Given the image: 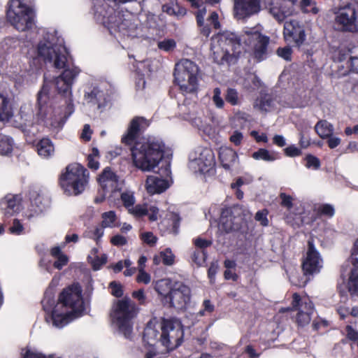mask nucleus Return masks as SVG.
<instances>
[{
	"label": "nucleus",
	"mask_w": 358,
	"mask_h": 358,
	"mask_svg": "<svg viewBox=\"0 0 358 358\" xmlns=\"http://www.w3.org/2000/svg\"><path fill=\"white\" fill-rule=\"evenodd\" d=\"M81 70L77 67L67 69L55 79V85L59 94L65 99L64 103L56 106L50 99V86L45 81L38 93L37 108L34 113L30 104L21 106L17 117L19 125L24 133L35 135L38 131L36 124L59 130L64 126L66 119L73 113L72 86Z\"/></svg>",
	"instance_id": "obj_1"
},
{
	"label": "nucleus",
	"mask_w": 358,
	"mask_h": 358,
	"mask_svg": "<svg viewBox=\"0 0 358 358\" xmlns=\"http://www.w3.org/2000/svg\"><path fill=\"white\" fill-rule=\"evenodd\" d=\"M269 38L261 33L259 26L245 27L240 36L232 32L217 34L211 38L210 50L217 64L228 62L232 57H238L243 50L258 59H263Z\"/></svg>",
	"instance_id": "obj_2"
},
{
	"label": "nucleus",
	"mask_w": 358,
	"mask_h": 358,
	"mask_svg": "<svg viewBox=\"0 0 358 358\" xmlns=\"http://www.w3.org/2000/svg\"><path fill=\"white\" fill-rule=\"evenodd\" d=\"M41 303L46 313V322L57 329H62L72 320L82 317L85 312L82 289L78 285H72L64 289L57 303L52 291H47Z\"/></svg>",
	"instance_id": "obj_3"
},
{
	"label": "nucleus",
	"mask_w": 358,
	"mask_h": 358,
	"mask_svg": "<svg viewBox=\"0 0 358 358\" xmlns=\"http://www.w3.org/2000/svg\"><path fill=\"white\" fill-rule=\"evenodd\" d=\"M67 55L64 40L57 35V31L42 30L41 38L36 47L27 52V59L32 68L29 82L35 78L36 71L40 67L41 61L52 64L57 69H64V71L73 67L78 68L76 66L66 67Z\"/></svg>",
	"instance_id": "obj_4"
},
{
	"label": "nucleus",
	"mask_w": 358,
	"mask_h": 358,
	"mask_svg": "<svg viewBox=\"0 0 358 358\" xmlns=\"http://www.w3.org/2000/svg\"><path fill=\"white\" fill-rule=\"evenodd\" d=\"M92 13L94 20L103 24L115 37H138L141 27L138 17L131 13L115 12L105 0H92Z\"/></svg>",
	"instance_id": "obj_5"
},
{
	"label": "nucleus",
	"mask_w": 358,
	"mask_h": 358,
	"mask_svg": "<svg viewBox=\"0 0 358 358\" xmlns=\"http://www.w3.org/2000/svg\"><path fill=\"white\" fill-rule=\"evenodd\" d=\"M184 331L181 322L174 319L157 318L150 320L143 333V340L150 345L155 343H160L166 352H170L181 345L183 341Z\"/></svg>",
	"instance_id": "obj_6"
},
{
	"label": "nucleus",
	"mask_w": 358,
	"mask_h": 358,
	"mask_svg": "<svg viewBox=\"0 0 358 358\" xmlns=\"http://www.w3.org/2000/svg\"><path fill=\"white\" fill-rule=\"evenodd\" d=\"M164 143L156 138L136 142L131 149L134 165L143 172L153 171L164 157Z\"/></svg>",
	"instance_id": "obj_7"
},
{
	"label": "nucleus",
	"mask_w": 358,
	"mask_h": 358,
	"mask_svg": "<svg viewBox=\"0 0 358 358\" xmlns=\"http://www.w3.org/2000/svg\"><path fill=\"white\" fill-rule=\"evenodd\" d=\"M22 42L16 38H6L1 43V48L8 54H12V58L7 67L6 73L19 85L28 84L32 71L31 64L27 65L24 59L27 57L22 56Z\"/></svg>",
	"instance_id": "obj_8"
},
{
	"label": "nucleus",
	"mask_w": 358,
	"mask_h": 358,
	"mask_svg": "<svg viewBox=\"0 0 358 358\" xmlns=\"http://www.w3.org/2000/svg\"><path fill=\"white\" fill-rule=\"evenodd\" d=\"M89 182V172L81 164L74 163L67 166L59 177V185L67 195L76 196L83 193Z\"/></svg>",
	"instance_id": "obj_9"
},
{
	"label": "nucleus",
	"mask_w": 358,
	"mask_h": 358,
	"mask_svg": "<svg viewBox=\"0 0 358 358\" xmlns=\"http://www.w3.org/2000/svg\"><path fill=\"white\" fill-rule=\"evenodd\" d=\"M134 314L135 306L129 299L118 300L113 305L110 313L112 325L127 339H131L132 337L131 320Z\"/></svg>",
	"instance_id": "obj_10"
},
{
	"label": "nucleus",
	"mask_w": 358,
	"mask_h": 358,
	"mask_svg": "<svg viewBox=\"0 0 358 358\" xmlns=\"http://www.w3.org/2000/svg\"><path fill=\"white\" fill-rule=\"evenodd\" d=\"M199 68L192 61L184 59L176 64V83L183 94L195 92L198 89Z\"/></svg>",
	"instance_id": "obj_11"
},
{
	"label": "nucleus",
	"mask_w": 358,
	"mask_h": 358,
	"mask_svg": "<svg viewBox=\"0 0 358 358\" xmlns=\"http://www.w3.org/2000/svg\"><path fill=\"white\" fill-rule=\"evenodd\" d=\"M7 18L18 31H25L35 26V13L23 0H11L7 10Z\"/></svg>",
	"instance_id": "obj_12"
},
{
	"label": "nucleus",
	"mask_w": 358,
	"mask_h": 358,
	"mask_svg": "<svg viewBox=\"0 0 358 358\" xmlns=\"http://www.w3.org/2000/svg\"><path fill=\"white\" fill-rule=\"evenodd\" d=\"M215 165V154L209 148L196 147L189 155L188 167L195 174L208 173L213 169Z\"/></svg>",
	"instance_id": "obj_13"
},
{
	"label": "nucleus",
	"mask_w": 358,
	"mask_h": 358,
	"mask_svg": "<svg viewBox=\"0 0 358 358\" xmlns=\"http://www.w3.org/2000/svg\"><path fill=\"white\" fill-rule=\"evenodd\" d=\"M349 273L348 289L352 297H358V238L354 243L350 259L342 266V271Z\"/></svg>",
	"instance_id": "obj_14"
},
{
	"label": "nucleus",
	"mask_w": 358,
	"mask_h": 358,
	"mask_svg": "<svg viewBox=\"0 0 358 358\" xmlns=\"http://www.w3.org/2000/svg\"><path fill=\"white\" fill-rule=\"evenodd\" d=\"M336 22L344 31H358V3L341 8L336 13Z\"/></svg>",
	"instance_id": "obj_15"
},
{
	"label": "nucleus",
	"mask_w": 358,
	"mask_h": 358,
	"mask_svg": "<svg viewBox=\"0 0 358 358\" xmlns=\"http://www.w3.org/2000/svg\"><path fill=\"white\" fill-rule=\"evenodd\" d=\"M98 181L101 189L108 192V200L114 199L115 201L118 192L122 189L123 180H120L109 167H106L98 178Z\"/></svg>",
	"instance_id": "obj_16"
},
{
	"label": "nucleus",
	"mask_w": 358,
	"mask_h": 358,
	"mask_svg": "<svg viewBox=\"0 0 358 358\" xmlns=\"http://www.w3.org/2000/svg\"><path fill=\"white\" fill-rule=\"evenodd\" d=\"M292 309L297 311L296 322L301 326H304L310 322L311 315L314 311L313 303L308 297H300L294 293L293 294Z\"/></svg>",
	"instance_id": "obj_17"
},
{
	"label": "nucleus",
	"mask_w": 358,
	"mask_h": 358,
	"mask_svg": "<svg viewBox=\"0 0 358 358\" xmlns=\"http://www.w3.org/2000/svg\"><path fill=\"white\" fill-rule=\"evenodd\" d=\"M233 15L238 20H246L261 10L260 0H234Z\"/></svg>",
	"instance_id": "obj_18"
},
{
	"label": "nucleus",
	"mask_w": 358,
	"mask_h": 358,
	"mask_svg": "<svg viewBox=\"0 0 358 358\" xmlns=\"http://www.w3.org/2000/svg\"><path fill=\"white\" fill-rule=\"evenodd\" d=\"M283 36L287 43H292L297 47L301 46L306 38L303 25L296 20L285 22Z\"/></svg>",
	"instance_id": "obj_19"
},
{
	"label": "nucleus",
	"mask_w": 358,
	"mask_h": 358,
	"mask_svg": "<svg viewBox=\"0 0 358 358\" xmlns=\"http://www.w3.org/2000/svg\"><path fill=\"white\" fill-rule=\"evenodd\" d=\"M308 248L302 263V268L305 275H313L320 271L322 268L323 260L311 240L308 241Z\"/></svg>",
	"instance_id": "obj_20"
},
{
	"label": "nucleus",
	"mask_w": 358,
	"mask_h": 358,
	"mask_svg": "<svg viewBox=\"0 0 358 358\" xmlns=\"http://www.w3.org/2000/svg\"><path fill=\"white\" fill-rule=\"evenodd\" d=\"M168 299L171 306L182 309L190 301V289L181 282H175V287Z\"/></svg>",
	"instance_id": "obj_21"
},
{
	"label": "nucleus",
	"mask_w": 358,
	"mask_h": 358,
	"mask_svg": "<svg viewBox=\"0 0 358 358\" xmlns=\"http://www.w3.org/2000/svg\"><path fill=\"white\" fill-rule=\"evenodd\" d=\"M266 9L278 22H283L287 17L292 15V7L284 5L279 0H269L266 3Z\"/></svg>",
	"instance_id": "obj_22"
},
{
	"label": "nucleus",
	"mask_w": 358,
	"mask_h": 358,
	"mask_svg": "<svg viewBox=\"0 0 358 358\" xmlns=\"http://www.w3.org/2000/svg\"><path fill=\"white\" fill-rule=\"evenodd\" d=\"M206 14V8H199L196 13V22L198 25L201 28V32L206 37H208L211 31L210 27H213L215 29H219L220 25L218 21V15L215 12H212L210 15L207 19V22H204V17Z\"/></svg>",
	"instance_id": "obj_23"
},
{
	"label": "nucleus",
	"mask_w": 358,
	"mask_h": 358,
	"mask_svg": "<svg viewBox=\"0 0 358 358\" xmlns=\"http://www.w3.org/2000/svg\"><path fill=\"white\" fill-rule=\"evenodd\" d=\"M21 197L19 195L8 194L0 201V209L7 217L13 216L21 210Z\"/></svg>",
	"instance_id": "obj_24"
},
{
	"label": "nucleus",
	"mask_w": 358,
	"mask_h": 358,
	"mask_svg": "<svg viewBox=\"0 0 358 358\" xmlns=\"http://www.w3.org/2000/svg\"><path fill=\"white\" fill-rule=\"evenodd\" d=\"M47 201L41 195H37L30 200V204L23 213V217L29 221L41 216L48 208Z\"/></svg>",
	"instance_id": "obj_25"
},
{
	"label": "nucleus",
	"mask_w": 358,
	"mask_h": 358,
	"mask_svg": "<svg viewBox=\"0 0 358 358\" xmlns=\"http://www.w3.org/2000/svg\"><path fill=\"white\" fill-rule=\"evenodd\" d=\"M171 184V180L155 176H150L145 181V189L150 194H160L166 191Z\"/></svg>",
	"instance_id": "obj_26"
},
{
	"label": "nucleus",
	"mask_w": 358,
	"mask_h": 358,
	"mask_svg": "<svg viewBox=\"0 0 358 358\" xmlns=\"http://www.w3.org/2000/svg\"><path fill=\"white\" fill-rule=\"evenodd\" d=\"M219 159L225 170H231L238 164V156L235 150L229 147H221L219 150Z\"/></svg>",
	"instance_id": "obj_27"
},
{
	"label": "nucleus",
	"mask_w": 358,
	"mask_h": 358,
	"mask_svg": "<svg viewBox=\"0 0 358 358\" xmlns=\"http://www.w3.org/2000/svg\"><path fill=\"white\" fill-rule=\"evenodd\" d=\"M185 119L190 121L192 124L202 131L208 136H213L215 129L209 122V120L201 114H189L184 117Z\"/></svg>",
	"instance_id": "obj_28"
},
{
	"label": "nucleus",
	"mask_w": 358,
	"mask_h": 358,
	"mask_svg": "<svg viewBox=\"0 0 358 358\" xmlns=\"http://www.w3.org/2000/svg\"><path fill=\"white\" fill-rule=\"evenodd\" d=\"M127 210L129 214L136 217H141L148 214L150 221H155L158 219L159 209L155 206H148L145 203L137 204L131 206Z\"/></svg>",
	"instance_id": "obj_29"
},
{
	"label": "nucleus",
	"mask_w": 358,
	"mask_h": 358,
	"mask_svg": "<svg viewBox=\"0 0 358 358\" xmlns=\"http://www.w3.org/2000/svg\"><path fill=\"white\" fill-rule=\"evenodd\" d=\"M88 102L96 105L99 112L103 111L109 103L108 95L99 89L94 87L90 92L85 94Z\"/></svg>",
	"instance_id": "obj_30"
},
{
	"label": "nucleus",
	"mask_w": 358,
	"mask_h": 358,
	"mask_svg": "<svg viewBox=\"0 0 358 358\" xmlns=\"http://www.w3.org/2000/svg\"><path fill=\"white\" fill-rule=\"evenodd\" d=\"M146 124L143 117H134L130 122L127 132L122 138V141L127 145L131 144L137 137L139 131Z\"/></svg>",
	"instance_id": "obj_31"
},
{
	"label": "nucleus",
	"mask_w": 358,
	"mask_h": 358,
	"mask_svg": "<svg viewBox=\"0 0 358 358\" xmlns=\"http://www.w3.org/2000/svg\"><path fill=\"white\" fill-rule=\"evenodd\" d=\"M113 202L115 206H118L120 204H122L123 206L128 210L131 206H134L136 203V198L134 196V192L131 190L125 189L118 192V196H116L115 201L114 199L109 200Z\"/></svg>",
	"instance_id": "obj_32"
},
{
	"label": "nucleus",
	"mask_w": 358,
	"mask_h": 358,
	"mask_svg": "<svg viewBox=\"0 0 358 358\" xmlns=\"http://www.w3.org/2000/svg\"><path fill=\"white\" fill-rule=\"evenodd\" d=\"M175 282L169 278H164L154 282V288L159 295L168 299L175 287Z\"/></svg>",
	"instance_id": "obj_33"
},
{
	"label": "nucleus",
	"mask_w": 358,
	"mask_h": 358,
	"mask_svg": "<svg viewBox=\"0 0 358 358\" xmlns=\"http://www.w3.org/2000/svg\"><path fill=\"white\" fill-rule=\"evenodd\" d=\"M50 255L55 259V261L53 263V266L55 268L61 270L64 266L67 265L69 262V257L62 251V248L60 247H52L50 249Z\"/></svg>",
	"instance_id": "obj_34"
},
{
	"label": "nucleus",
	"mask_w": 358,
	"mask_h": 358,
	"mask_svg": "<svg viewBox=\"0 0 358 358\" xmlns=\"http://www.w3.org/2000/svg\"><path fill=\"white\" fill-rule=\"evenodd\" d=\"M162 10L169 15H173L177 18L184 17L187 10L185 8L181 6L177 1H172L162 6Z\"/></svg>",
	"instance_id": "obj_35"
},
{
	"label": "nucleus",
	"mask_w": 358,
	"mask_h": 358,
	"mask_svg": "<svg viewBox=\"0 0 358 358\" xmlns=\"http://www.w3.org/2000/svg\"><path fill=\"white\" fill-rule=\"evenodd\" d=\"M38 154L43 157L48 158L53 155L55 147L49 138L41 139L36 145Z\"/></svg>",
	"instance_id": "obj_36"
},
{
	"label": "nucleus",
	"mask_w": 358,
	"mask_h": 358,
	"mask_svg": "<svg viewBox=\"0 0 358 358\" xmlns=\"http://www.w3.org/2000/svg\"><path fill=\"white\" fill-rule=\"evenodd\" d=\"M153 262L155 265H159L162 262L166 266H171L175 262V255L170 248H166L159 255L154 256Z\"/></svg>",
	"instance_id": "obj_37"
},
{
	"label": "nucleus",
	"mask_w": 358,
	"mask_h": 358,
	"mask_svg": "<svg viewBox=\"0 0 358 358\" xmlns=\"http://www.w3.org/2000/svg\"><path fill=\"white\" fill-rule=\"evenodd\" d=\"M13 114V108L9 99L0 94V120H8Z\"/></svg>",
	"instance_id": "obj_38"
},
{
	"label": "nucleus",
	"mask_w": 358,
	"mask_h": 358,
	"mask_svg": "<svg viewBox=\"0 0 358 358\" xmlns=\"http://www.w3.org/2000/svg\"><path fill=\"white\" fill-rule=\"evenodd\" d=\"M317 134L322 138L330 137L334 132L333 125L327 120H320L315 126Z\"/></svg>",
	"instance_id": "obj_39"
},
{
	"label": "nucleus",
	"mask_w": 358,
	"mask_h": 358,
	"mask_svg": "<svg viewBox=\"0 0 358 358\" xmlns=\"http://www.w3.org/2000/svg\"><path fill=\"white\" fill-rule=\"evenodd\" d=\"M98 249L93 248L90 255H89V259H90L91 264L94 270H99L107 262V256L105 254H101L100 256L98 255Z\"/></svg>",
	"instance_id": "obj_40"
},
{
	"label": "nucleus",
	"mask_w": 358,
	"mask_h": 358,
	"mask_svg": "<svg viewBox=\"0 0 358 358\" xmlns=\"http://www.w3.org/2000/svg\"><path fill=\"white\" fill-rule=\"evenodd\" d=\"M252 157L256 160H264L266 162H273L278 158V155L274 152H270L266 149H259L253 152Z\"/></svg>",
	"instance_id": "obj_41"
},
{
	"label": "nucleus",
	"mask_w": 358,
	"mask_h": 358,
	"mask_svg": "<svg viewBox=\"0 0 358 358\" xmlns=\"http://www.w3.org/2000/svg\"><path fill=\"white\" fill-rule=\"evenodd\" d=\"M13 148V141L10 137L0 134V155H7L11 153Z\"/></svg>",
	"instance_id": "obj_42"
},
{
	"label": "nucleus",
	"mask_w": 358,
	"mask_h": 358,
	"mask_svg": "<svg viewBox=\"0 0 358 358\" xmlns=\"http://www.w3.org/2000/svg\"><path fill=\"white\" fill-rule=\"evenodd\" d=\"M8 231L11 234L20 236L26 234V229L22 221L18 219H14L12 224L8 228Z\"/></svg>",
	"instance_id": "obj_43"
},
{
	"label": "nucleus",
	"mask_w": 358,
	"mask_h": 358,
	"mask_svg": "<svg viewBox=\"0 0 358 358\" xmlns=\"http://www.w3.org/2000/svg\"><path fill=\"white\" fill-rule=\"evenodd\" d=\"M99 152L96 148H93L91 153L87 157L88 167L94 171L99 168Z\"/></svg>",
	"instance_id": "obj_44"
},
{
	"label": "nucleus",
	"mask_w": 358,
	"mask_h": 358,
	"mask_svg": "<svg viewBox=\"0 0 358 358\" xmlns=\"http://www.w3.org/2000/svg\"><path fill=\"white\" fill-rule=\"evenodd\" d=\"M255 106L263 111H270L274 106V101L269 96H264L257 101Z\"/></svg>",
	"instance_id": "obj_45"
},
{
	"label": "nucleus",
	"mask_w": 358,
	"mask_h": 358,
	"mask_svg": "<svg viewBox=\"0 0 358 358\" xmlns=\"http://www.w3.org/2000/svg\"><path fill=\"white\" fill-rule=\"evenodd\" d=\"M225 100L232 106H237L240 103L238 92L234 88H228L225 93Z\"/></svg>",
	"instance_id": "obj_46"
},
{
	"label": "nucleus",
	"mask_w": 358,
	"mask_h": 358,
	"mask_svg": "<svg viewBox=\"0 0 358 358\" xmlns=\"http://www.w3.org/2000/svg\"><path fill=\"white\" fill-rule=\"evenodd\" d=\"M117 217L114 211L110 210L102 214V225L104 227H113L115 225Z\"/></svg>",
	"instance_id": "obj_47"
},
{
	"label": "nucleus",
	"mask_w": 358,
	"mask_h": 358,
	"mask_svg": "<svg viewBox=\"0 0 358 358\" xmlns=\"http://www.w3.org/2000/svg\"><path fill=\"white\" fill-rule=\"evenodd\" d=\"M192 261L197 266L204 264L206 259V253L203 250H194L191 256Z\"/></svg>",
	"instance_id": "obj_48"
},
{
	"label": "nucleus",
	"mask_w": 358,
	"mask_h": 358,
	"mask_svg": "<svg viewBox=\"0 0 358 358\" xmlns=\"http://www.w3.org/2000/svg\"><path fill=\"white\" fill-rule=\"evenodd\" d=\"M23 358H54V355H46L36 349L27 348L23 355Z\"/></svg>",
	"instance_id": "obj_49"
},
{
	"label": "nucleus",
	"mask_w": 358,
	"mask_h": 358,
	"mask_svg": "<svg viewBox=\"0 0 358 358\" xmlns=\"http://www.w3.org/2000/svg\"><path fill=\"white\" fill-rule=\"evenodd\" d=\"M141 240L150 247H153L157 242V237L153 234L152 232L146 231L140 234Z\"/></svg>",
	"instance_id": "obj_50"
},
{
	"label": "nucleus",
	"mask_w": 358,
	"mask_h": 358,
	"mask_svg": "<svg viewBox=\"0 0 358 358\" xmlns=\"http://www.w3.org/2000/svg\"><path fill=\"white\" fill-rule=\"evenodd\" d=\"M211 99L217 108H222L224 106V101L222 97L221 90L219 87H215L213 91Z\"/></svg>",
	"instance_id": "obj_51"
},
{
	"label": "nucleus",
	"mask_w": 358,
	"mask_h": 358,
	"mask_svg": "<svg viewBox=\"0 0 358 358\" xmlns=\"http://www.w3.org/2000/svg\"><path fill=\"white\" fill-rule=\"evenodd\" d=\"M176 43L173 39H164L158 42L157 47L159 50L165 52H171L174 50Z\"/></svg>",
	"instance_id": "obj_52"
},
{
	"label": "nucleus",
	"mask_w": 358,
	"mask_h": 358,
	"mask_svg": "<svg viewBox=\"0 0 358 358\" xmlns=\"http://www.w3.org/2000/svg\"><path fill=\"white\" fill-rule=\"evenodd\" d=\"M301 8L305 13H317L318 8L315 6V2L313 0H302L301 1Z\"/></svg>",
	"instance_id": "obj_53"
},
{
	"label": "nucleus",
	"mask_w": 358,
	"mask_h": 358,
	"mask_svg": "<svg viewBox=\"0 0 358 358\" xmlns=\"http://www.w3.org/2000/svg\"><path fill=\"white\" fill-rule=\"evenodd\" d=\"M318 213L322 215L332 217L334 215L335 210L333 206L330 204H322L317 207Z\"/></svg>",
	"instance_id": "obj_54"
},
{
	"label": "nucleus",
	"mask_w": 358,
	"mask_h": 358,
	"mask_svg": "<svg viewBox=\"0 0 358 358\" xmlns=\"http://www.w3.org/2000/svg\"><path fill=\"white\" fill-rule=\"evenodd\" d=\"M306 166L308 169H313L314 170H317L320 167V159L311 155H308L306 157Z\"/></svg>",
	"instance_id": "obj_55"
},
{
	"label": "nucleus",
	"mask_w": 358,
	"mask_h": 358,
	"mask_svg": "<svg viewBox=\"0 0 358 358\" xmlns=\"http://www.w3.org/2000/svg\"><path fill=\"white\" fill-rule=\"evenodd\" d=\"M214 310V305L208 299L203 302V308L198 312V315L204 316L210 314Z\"/></svg>",
	"instance_id": "obj_56"
},
{
	"label": "nucleus",
	"mask_w": 358,
	"mask_h": 358,
	"mask_svg": "<svg viewBox=\"0 0 358 358\" xmlns=\"http://www.w3.org/2000/svg\"><path fill=\"white\" fill-rule=\"evenodd\" d=\"M281 200V205L286 208L287 210H290L293 207V197L284 192H281L279 195Z\"/></svg>",
	"instance_id": "obj_57"
},
{
	"label": "nucleus",
	"mask_w": 358,
	"mask_h": 358,
	"mask_svg": "<svg viewBox=\"0 0 358 358\" xmlns=\"http://www.w3.org/2000/svg\"><path fill=\"white\" fill-rule=\"evenodd\" d=\"M219 229L227 233L234 230V226L231 220L226 217H222L219 224Z\"/></svg>",
	"instance_id": "obj_58"
},
{
	"label": "nucleus",
	"mask_w": 358,
	"mask_h": 358,
	"mask_svg": "<svg viewBox=\"0 0 358 358\" xmlns=\"http://www.w3.org/2000/svg\"><path fill=\"white\" fill-rule=\"evenodd\" d=\"M292 53V50L289 46L279 48L277 50L278 55L287 61L291 60Z\"/></svg>",
	"instance_id": "obj_59"
},
{
	"label": "nucleus",
	"mask_w": 358,
	"mask_h": 358,
	"mask_svg": "<svg viewBox=\"0 0 358 358\" xmlns=\"http://www.w3.org/2000/svg\"><path fill=\"white\" fill-rule=\"evenodd\" d=\"M268 210H262L258 211L255 215L256 221L259 222L262 226L266 227L268 224V220L267 218Z\"/></svg>",
	"instance_id": "obj_60"
},
{
	"label": "nucleus",
	"mask_w": 358,
	"mask_h": 358,
	"mask_svg": "<svg viewBox=\"0 0 358 358\" xmlns=\"http://www.w3.org/2000/svg\"><path fill=\"white\" fill-rule=\"evenodd\" d=\"M136 281L139 283L148 284L151 281V276L145 270L141 268L136 277Z\"/></svg>",
	"instance_id": "obj_61"
},
{
	"label": "nucleus",
	"mask_w": 358,
	"mask_h": 358,
	"mask_svg": "<svg viewBox=\"0 0 358 358\" xmlns=\"http://www.w3.org/2000/svg\"><path fill=\"white\" fill-rule=\"evenodd\" d=\"M194 243L196 248L195 250H205L206 248L211 245V241L198 237L194 240Z\"/></svg>",
	"instance_id": "obj_62"
},
{
	"label": "nucleus",
	"mask_w": 358,
	"mask_h": 358,
	"mask_svg": "<svg viewBox=\"0 0 358 358\" xmlns=\"http://www.w3.org/2000/svg\"><path fill=\"white\" fill-rule=\"evenodd\" d=\"M243 138V134L241 131L236 130L231 135L229 140L234 145H239L241 143Z\"/></svg>",
	"instance_id": "obj_63"
},
{
	"label": "nucleus",
	"mask_w": 358,
	"mask_h": 358,
	"mask_svg": "<svg viewBox=\"0 0 358 358\" xmlns=\"http://www.w3.org/2000/svg\"><path fill=\"white\" fill-rule=\"evenodd\" d=\"M110 287L111 289V294L116 296L120 297L122 295L123 292L122 287L120 284L116 283L115 282H111L110 283Z\"/></svg>",
	"instance_id": "obj_64"
}]
</instances>
